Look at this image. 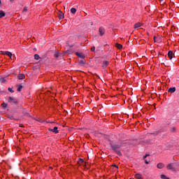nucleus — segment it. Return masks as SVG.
<instances>
[{
  "mask_svg": "<svg viewBox=\"0 0 179 179\" xmlns=\"http://www.w3.org/2000/svg\"><path fill=\"white\" fill-rule=\"evenodd\" d=\"M161 178L162 179H170V178L166 177L164 174L161 175Z\"/></svg>",
  "mask_w": 179,
  "mask_h": 179,
  "instance_id": "obj_25",
  "label": "nucleus"
},
{
  "mask_svg": "<svg viewBox=\"0 0 179 179\" xmlns=\"http://www.w3.org/2000/svg\"><path fill=\"white\" fill-rule=\"evenodd\" d=\"M96 50V47L93 46L92 48H91V51H92V52H94Z\"/></svg>",
  "mask_w": 179,
  "mask_h": 179,
  "instance_id": "obj_30",
  "label": "nucleus"
},
{
  "mask_svg": "<svg viewBox=\"0 0 179 179\" xmlns=\"http://www.w3.org/2000/svg\"><path fill=\"white\" fill-rule=\"evenodd\" d=\"M154 40H156V36H154Z\"/></svg>",
  "mask_w": 179,
  "mask_h": 179,
  "instance_id": "obj_34",
  "label": "nucleus"
},
{
  "mask_svg": "<svg viewBox=\"0 0 179 179\" xmlns=\"http://www.w3.org/2000/svg\"><path fill=\"white\" fill-rule=\"evenodd\" d=\"M22 12H23V13H24V12H27V7H26V6H25V7H24V8H23V10H22Z\"/></svg>",
  "mask_w": 179,
  "mask_h": 179,
  "instance_id": "obj_29",
  "label": "nucleus"
},
{
  "mask_svg": "<svg viewBox=\"0 0 179 179\" xmlns=\"http://www.w3.org/2000/svg\"><path fill=\"white\" fill-rule=\"evenodd\" d=\"M134 177L136 179H142V175L141 173H136Z\"/></svg>",
  "mask_w": 179,
  "mask_h": 179,
  "instance_id": "obj_15",
  "label": "nucleus"
},
{
  "mask_svg": "<svg viewBox=\"0 0 179 179\" xmlns=\"http://www.w3.org/2000/svg\"><path fill=\"white\" fill-rule=\"evenodd\" d=\"M5 12L3 10H0V19H2V17H5Z\"/></svg>",
  "mask_w": 179,
  "mask_h": 179,
  "instance_id": "obj_16",
  "label": "nucleus"
},
{
  "mask_svg": "<svg viewBox=\"0 0 179 179\" xmlns=\"http://www.w3.org/2000/svg\"><path fill=\"white\" fill-rule=\"evenodd\" d=\"M142 26H143V24L137 22L134 25V29H139V27H142Z\"/></svg>",
  "mask_w": 179,
  "mask_h": 179,
  "instance_id": "obj_6",
  "label": "nucleus"
},
{
  "mask_svg": "<svg viewBox=\"0 0 179 179\" xmlns=\"http://www.w3.org/2000/svg\"><path fill=\"white\" fill-rule=\"evenodd\" d=\"M116 48H117L118 50H121V48H122V45L120 44V43H117L115 45Z\"/></svg>",
  "mask_w": 179,
  "mask_h": 179,
  "instance_id": "obj_20",
  "label": "nucleus"
},
{
  "mask_svg": "<svg viewBox=\"0 0 179 179\" xmlns=\"http://www.w3.org/2000/svg\"><path fill=\"white\" fill-rule=\"evenodd\" d=\"M8 103H10V104H15V106H17L18 104L17 100L12 96L8 97Z\"/></svg>",
  "mask_w": 179,
  "mask_h": 179,
  "instance_id": "obj_2",
  "label": "nucleus"
},
{
  "mask_svg": "<svg viewBox=\"0 0 179 179\" xmlns=\"http://www.w3.org/2000/svg\"><path fill=\"white\" fill-rule=\"evenodd\" d=\"M83 162H85V161L83 160V159L80 158V159H79V161H78V163H83Z\"/></svg>",
  "mask_w": 179,
  "mask_h": 179,
  "instance_id": "obj_31",
  "label": "nucleus"
},
{
  "mask_svg": "<svg viewBox=\"0 0 179 179\" xmlns=\"http://www.w3.org/2000/svg\"><path fill=\"white\" fill-rule=\"evenodd\" d=\"M99 36H101V37H103V35L106 34V29H104V27H99Z\"/></svg>",
  "mask_w": 179,
  "mask_h": 179,
  "instance_id": "obj_3",
  "label": "nucleus"
},
{
  "mask_svg": "<svg viewBox=\"0 0 179 179\" xmlns=\"http://www.w3.org/2000/svg\"><path fill=\"white\" fill-rule=\"evenodd\" d=\"M159 131H155L153 133H150V135H154V136H157V135H159Z\"/></svg>",
  "mask_w": 179,
  "mask_h": 179,
  "instance_id": "obj_23",
  "label": "nucleus"
},
{
  "mask_svg": "<svg viewBox=\"0 0 179 179\" xmlns=\"http://www.w3.org/2000/svg\"><path fill=\"white\" fill-rule=\"evenodd\" d=\"M10 2H13V0H10Z\"/></svg>",
  "mask_w": 179,
  "mask_h": 179,
  "instance_id": "obj_33",
  "label": "nucleus"
},
{
  "mask_svg": "<svg viewBox=\"0 0 179 179\" xmlns=\"http://www.w3.org/2000/svg\"><path fill=\"white\" fill-rule=\"evenodd\" d=\"M115 167H117V165H115Z\"/></svg>",
  "mask_w": 179,
  "mask_h": 179,
  "instance_id": "obj_36",
  "label": "nucleus"
},
{
  "mask_svg": "<svg viewBox=\"0 0 179 179\" xmlns=\"http://www.w3.org/2000/svg\"><path fill=\"white\" fill-rule=\"evenodd\" d=\"M1 107L3 108H6V107H8V103H1Z\"/></svg>",
  "mask_w": 179,
  "mask_h": 179,
  "instance_id": "obj_24",
  "label": "nucleus"
},
{
  "mask_svg": "<svg viewBox=\"0 0 179 179\" xmlns=\"http://www.w3.org/2000/svg\"><path fill=\"white\" fill-rule=\"evenodd\" d=\"M79 65H80L81 66H83V65H85V64H86V60L85 59H83V60H80L78 62Z\"/></svg>",
  "mask_w": 179,
  "mask_h": 179,
  "instance_id": "obj_12",
  "label": "nucleus"
},
{
  "mask_svg": "<svg viewBox=\"0 0 179 179\" xmlns=\"http://www.w3.org/2000/svg\"><path fill=\"white\" fill-rule=\"evenodd\" d=\"M157 169H163V167H164V164L159 163V164H157Z\"/></svg>",
  "mask_w": 179,
  "mask_h": 179,
  "instance_id": "obj_17",
  "label": "nucleus"
},
{
  "mask_svg": "<svg viewBox=\"0 0 179 179\" xmlns=\"http://www.w3.org/2000/svg\"><path fill=\"white\" fill-rule=\"evenodd\" d=\"M122 145H123L122 142H120L115 145L113 144V143H110V146L112 148V150H113L115 153L118 155V156H122V153L121 152V151L118 150V149H121V148L122 147Z\"/></svg>",
  "mask_w": 179,
  "mask_h": 179,
  "instance_id": "obj_1",
  "label": "nucleus"
},
{
  "mask_svg": "<svg viewBox=\"0 0 179 179\" xmlns=\"http://www.w3.org/2000/svg\"><path fill=\"white\" fill-rule=\"evenodd\" d=\"M8 118H10V120H14L13 116V115H8Z\"/></svg>",
  "mask_w": 179,
  "mask_h": 179,
  "instance_id": "obj_32",
  "label": "nucleus"
},
{
  "mask_svg": "<svg viewBox=\"0 0 179 179\" xmlns=\"http://www.w3.org/2000/svg\"><path fill=\"white\" fill-rule=\"evenodd\" d=\"M168 92L169 93H174L176 92V87H171L168 90Z\"/></svg>",
  "mask_w": 179,
  "mask_h": 179,
  "instance_id": "obj_14",
  "label": "nucleus"
},
{
  "mask_svg": "<svg viewBox=\"0 0 179 179\" xmlns=\"http://www.w3.org/2000/svg\"><path fill=\"white\" fill-rule=\"evenodd\" d=\"M168 57L170 59H173V51L169 50L168 52Z\"/></svg>",
  "mask_w": 179,
  "mask_h": 179,
  "instance_id": "obj_13",
  "label": "nucleus"
},
{
  "mask_svg": "<svg viewBox=\"0 0 179 179\" xmlns=\"http://www.w3.org/2000/svg\"><path fill=\"white\" fill-rule=\"evenodd\" d=\"M173 166H174V164L170 163V164H169L166 166V169H167L168 170H174Z\"/></svg>",
  "mask_w": 179,
  "mask_h": 179,
  "instance_id": "obj_10",
  "label": "nucleus"
},
{
  "mask_svg": "<svg viewBox=\"0 0 179 179\" xmlns=\"http://www.w3.org/2000/svg\"><path fill=\"white\" fill-rule=\"evenodd\" d=\"M148 156H149V154H146L143 157V160H144L145 164H149V163H150V159H146V157H148Z\"/></svg>",
  "mask_w": 179,
  "mask_h": 179,
  "instance_id": "obj_7",
  "label": "nucleus"
},
{
  "mask_svg": "<svg viewBox=\"0 0 179 179\" xmlns=\"http://www.w3.org/2000/svg\"><path fill=\"white\" fill-rule=\"evenodd\" d=\"M0 82L1 83H5L6 82V80L5 79V78H0Z\"/></svg>",
  "mask_w": 179,
  "mask_h": 179,
  "instance_id": "obj_26",
  "label": "nucleus"
},
{
  "mask_svg": "<svg viewBox=\"0 0 179 179\" xmlns=\"http://www.w3.org/2000/svg\"><path fill=\"white\" fill-rule=\"evenodd\" d=\"M58 17H59V19H64V15L61 10H59Z\"/></svg>",
  "mask_w": 179,
  "mask_h": 179,
  "instance_id": "obj_18",
  "label": "nucleus"
},
{
  "mask_svg": "<svg viewBox=\"0 0 179 179\" xmlns=\"http://www.w3.org/2000/svg\"><path fill=\"white\" fill-rule=\"evenodd\" d=\"M1 52H2V54H3V55H8V57H9L10 58H12V52H10L9 51H3Z\"/></svg>",
  "mask_w": 179,
  "mask_h": 179,
  "instance_id": "obj_8",
  "label": "nucleus"
},
{
  "mask_svg": "<svg viewBox=\"0 0 179 179\" xmlns=\"http://www.w3.org/2000/svg\"><path fill=\"white\" fill-rule=\"evenodd\" d=\"M161 1H163V0H161Z\"/></svg>",
  "mask_w": 179,
  "mask_h": 179,
  "instance_id": "obj_38",
  "label": "nucleus"
},
{
  "mask_svg": "<svg viewBox=\"0 0 179 179\" xmlns=\"http://www.w3.org/2000/svg\"><path fill=\"white\" fill-rule=\"evenodd\" d=\"M61 55V53L59 52H55L54 54L55 58H58Z\"/></svg>",
  "mask_w": 179,
  "mask_h": 179,
  "instance_id": "obj_19",
  "label": "nucleus"
},
{
  "mask_svg": "<svg viewBox=\"0 0 179 179\" xmlns=\"http://www.w3.org/2000/svg\"><path fill=\"white\" fill-rule=\"evenodd\" d=\"M8 92H10V93H15V91L12 89V87H8Z\"/></svg>",
  "mask_w": 179,
  "mask_h": 179,
  "instance_id": "obj_28",
  "label": "nucleus"
},
{
  "mask_svg": "<svg viewBox=\"0 0 179 179\" xmlns=\"http://www.w3.org/2000/svg\"><path fill=\"white\" fill-rule=\"evenodd\" d=\"M22 89H23V85H20L17 89V92H22Z\"/></svg>",
  "mask_w": 179,
  "mask_h": 179,
  "instance_id": "obj_21",
  "label": "nucleus"
},
{
  "mask_svg": "<svg viewBox=\"0 0 179 179\" xmlns=\"http://www.w3.org/2000/svg\"><path fill=\"white\" fill-rule=\"evenodd\" d=\"M24 78H26V76H24V74H23V73L18 75V79H20V80H23V79H24Z\"/></svg>",
  "mask_w": 179,
  "mask_h": 179,
  "instance_id": "obj_11",
  "label": "nucleus"
},
{
  "mask_svg": "<svg viewBox=\"0 0 179 179\" xmlns=\"http://www.w3.org/2000/svg\"><path fill=\"white\" fill-rule=\"evenodd\" d=\"M48 131L50 132H54V134H58L59 132V131H58L57 127H55L53 129L49 128Z\"/></svg>",
  "mask_w": 179,
  "mask_h": 179,
  "instance_id": "obj_4",
  "label": "nucleus"
},
{
  "mask_svg": "<svg viewBox=\"0 0 179 179\" xmlns=\"http://www.w3.org/2000/svg\"><path fill=\"white\" fill-rule=\"evenodd\" d=\"M71 13H73V15H75L76 13V8H72L71 9Z\"/></svg>",
  "mask_w": 179,
  "mask_h": 179,
  "instance_id": "obj_22",
  "label": "nucleus"
},
{
  "mask_svg": "<svg viewBox=\"0 0 179 179\" xmlns=\"http://www.w3.org/2000/svg\"><path fill=\"white\" fill-rule=\"evenodd\" d=\"M40 59V56L37 54L34 55V59L38 60Z\"/></svg>",
  "mask_w": 179,
  "mask_h": 179,
  "instance_id": "obj_27",
  "label": "nucleus"
},
{
  "mask_svg": "<svg viewBox=\"0 0 179 179\" xmlns=\"http://www.w3.org/2000/svg\"><path fill=\"white\" fill-rule=\"evenodd\" d=\"M76 55L78 57V58H81V59H85V55L82 52H76Z\"/></svg>",
  "mask_w": 179,
  "mask_h": 179,
  "instance_id": "obj_5",
  "label": "nucleus"
},
{
  "mask_svg": "<svg viewBox=\"0 0 179 179\" xmlns=\"http://www.w3.org/2000/svg\"><path fill=\"white\" fill-rule=\"evenodd\" d=\"M173 131H176V128H173Z\"/></svg>",
  "mask_w": 179,
  "mask_h": 179,
  "instance_id": "obj_35",
  "label": "nucleus"
},
{
  "mask_svg": "<svg viewBox=\"0 0 179 179\" xmlns=\"http://www.w3.org/2000/svg\"><path fill=\"white\" fill-rule=\"evenodd\" d=\"M0 5H1V0H0Z\"/></svg>",
  "mask_w": 179,
  "mask_h": 179,
  "instance_id": "obj_37",
  "label": "nucleus"
},
{
  "mask_svg": "<svg viewBox=\"0 0 179 179\" xmlns=\"http://www.w3.org/2000/svg\"><path fill=\"white\" fill-rule=\"evenodd\" d=\"M110 62L108 61H103L102 64V68L106 69L108 66Z\"/></svg>",
  "mask_w": 179,
  "mask_h": 179,
  "instance_id": "obj_9",
  "label": "nucleus"
}]
</instances>
